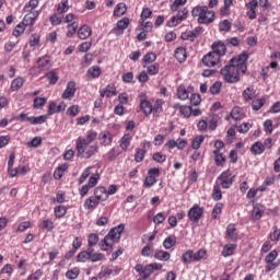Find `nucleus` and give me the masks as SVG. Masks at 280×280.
I'll return each instance as SVG.
<instances>
[{"label": "nucleus", "mask_w": 280, "mask_h": 280, "mask_svg": "<svg viewBox=\"0 0 280 280\" xmlns=\"http://www.w3.org/2000/svg\"><path fill=\"white\" fill-rule=\"evenodd\" d=\"M91 34H93V30L86 24H83L78 30V37L80 38V40H86V38H89Z\"/></svg>", "instance_id": "23"}, {"label": "nucleus", "mask_w": 280, "mask_h": 280, "mask_svg": "<svg viewBox=\"0 0 280 280\" xmlns=\"http://www.w3.org/2000/svg\"><path fill=\"white\" fill-rule=\"evenodd\" d=\"M245 7L248 9L246 12L248 20L255 21V19H257V8H259V2L257 0H250Z\"/></svg>", "instance_id": "14"}, {"label": "nucleus", "mask_w": 280, "mask_h": 280, "mask_svg": "<svg viewBox=\"0 0 280 280\" xmlns=\"http://www.w3.org/2000/svg\"><path fill=\"white\" fill-rule=\"evenodd\" d=\"M250 152L254 154V156H259L262 152H266L264 149V142L256 141L254 144H252Z\"/></svg>", "instance_id": "33"}, {"label": "nucleus", "mask_w": 280, "mask_h": 280, "mask_svg": "<svg viewBox=\"0 0 280 280\" xmlns=\"http://www.w3.org/2000/svg\"><path fill=\"white\" fill-rule=\"evenodd\" d=\"M106 259V256L102 253H97L93 250V248H89L88 250H82L77 255V261L80 264H86V261H92V264H95L97 261H104Z\"/></svg>", "instance_id": "6"}, {"label": "nucleus", "mask_w": 280, "mask_h": 280, "mask_svg": "<svg viewBox=\"0 0 280 280\" xmlns=\"http://www.w3.org/2000/svg\"><path fill=\"white\" fill-rule=\"evenodd\" d=\"M212 54H215L220 58L226 56V45L222 40H217L211 45Z\"/></svg>", "instance_id": "18"}, {"label": "nucleus", "mask_w": 280, "mask_h": 280, "mask_svg": "<svg viewBox=\"0 0 280 280\" xmlns=\"http://www.w3.org/2000/svg\"><path fill=\"white\" fill-rule=\"evenodd\" d=\"M28 45H30V47H33V49H36V47H38V45H40V35L33 34L30 37Z\"/></svg>", "instance_id": "58"}, {"label": "nucleus", "mask_w": 280, "mask_h": 280, "mask_svg": "<svg viewBox=\"0 0 280 280\" xmlns=\"http://www.w3.org/2000/svg\"><path fill=\"white\" fill-rule=\"evenodd\" d=\"M100 242V235L96 233H91L88 236V248H93V246H97V243Z\"/></svg>", "instance_id": "47"}, {"label": "nucleus", "mask_w": 280, "mask_h": 280, "mask_svg": "<svg viewBox=\"0 0 280 280\" xmlns=\"http://www.w3.org/2000/svg\"><path fill=\"white\" fill-rule=\"evenodd\" d=\"M50 24L56 26V25H61L63 18L62 13H54L52 15L49 16Z\"/></svg>", "instance_id": "51"}, {"label": "nucleus", "mask_w": 280, "mask_h": 280, "mask_svg": "<svg viewBox=\"0 0 280 280\" xmlns=\"http://www.w3.org/2000/svg\"><path fill=\"white\" fill-rule=\"evenodd\" d=\"M95 139H97V131L94 130H89L86 138L80 136L75 141L77 156H81L82 159H91V156H95V154L100 152V147L97 144L91 145Z\"/></svg>", "instance_id": "2"}, {"label": "nucleus", "mask_w": 280, "mask_h": 280, "mask_svg": "<svg viewBox=\"0 0 280 280\" xmlns=\"http://www.w3.org/2000/svg\"><path fill=\"white\" fill-rule=\"evenodd\" d=\"M101 141V145H110L113 143V135H110L108 131H102L98 137Z\"/></svg>", "instance_id": "32"}, {"label": "nucleus", "mask_w": 280, "mask_h": 280, "mask_svg": "<svg viewBox=\"0 0 280 280\" xmlns=\"http://www.w3.org/2000/svg\"><path fill=\"white\" fill-rule=\"evenodd\" d=\"M212 200L218 202L222 198V189L220 188V184L215 183L213 185L212 194H211Z\"/></svg>", "instance_id": "43"}, {"label": "nucleus", "mask_w": 280, "mask_h": 280, "mask_svg": "<svg viewBox=\"0 0 280 280\" xmlns=\"http://www.w3.org/2000/svg\"><path fill=\"white\" fill-rule=\"evenodd\" d=\"M222 209H224V203L217 202L212 209V220H218L220 213H222Z\"/></svg>", "instance_id": "53"}, {"label": "nucleus", "mask_w": 280, "mask_h": 280, "mask_svg": "<svg viewBox=\"0 0 280 280\" xmlns=\"http://www.w3.org/2000/svg\"><path fill=\"white\" fill-rule=\"evenodd\" d=\"M38 8V0H30L25 5H24V12H34Z\"/></svg>", "instance_id": "61"}, {"label": "nucleus", "mask_w": 280, "mask_h": 280, "mask_svg": "<svg viewBox=\"0 0 280 280\" xmlns=\"http://www.w3.org/2000/svg\"><path fill=\"white\" fill-rule=\"evenodd\" d=\"M171 257H172V254L163 249H159L154 254V259H158V261H170Z\"/></svg>", "instance_id": "34"}, {"label": "nucleus", "mask_w": 280, "mask_h": 280, "mask_svg": "<svg viewBox=\"0 0 280 280\" xmlns=\"http://www.w3.org/2000/svg\"><path fill=\"white\" fill-rule=\"evenodd\" d=\"M127 10L128 9L126 8V3L120 2L114 9V16H124Z\"/></svg>", "instance_id": "52"}, {"label": "nucleus", "mask_w": 280, "mask_h": 280, "mask_svg": "<svg viewBox=\"0 0 280 280\" xmlns=\"http://www.w3.org/2000/svg\"><path fill=\"white\" fill-rule=\"evenodd\" d=\"M75 91H78V89L75 88V81H69L67 83L66 90L61 94L62 100L71 101L75 97Z\"/></svg>", "instance_id": "15"}, {"label": "nucleus", "mask_w": 280, "mask_h": 280, "mask_svg": "<svg viewBox=\"0 0 280 280\" xmlns=\"http://www.w3.org/2000/svg\"><path fill=\"white\" fill-rule=\"evenodd\" d=\"M129 25H130V19L122 18L117 22L116 26L112 30V34H115V36H124V32L128 30Z\"/></svg>", "instance_id": "12"}, {"label": "nucleus", "mask_w": 280, "mask_h": 280, "mask_svg": "<svg viewBox=\"0 0 280 280\" xmlns=\"http://www.w3.org/2000/svg\"><path fill=\"white\" fill-rule=\"evenodd\" d=\"M37 67H33L30 70L31 75L38 77L43 71H49L51 67H54V62L51 61V57L43 56L37 59Z\"/></svg>", "instance_id": "8"}, {"label": "nucleus", "mask_w": 280, "mask_h": 280, "mask_svg": "<svg viewBox=\"0 0 280 280\" xmlns=\"http://www.w3.org/2000/svg\"><path fill=\"white\" fill-rule=\"evenodd\" d=\"M152 62H156V54L154 52H148L142 58V67H148V65H152Z\"/></svg>", "instance_id": "41"}, {"label": "nucleus", "mask_w": 280, "mask_h": 280, "mask_svg": "<svg viewBox=\"0 0 280 280\" xmlns=\"http://www.w3.org/2000/svg\"><path fill=\"white\" fill-rule=\"evenodd\" d=\"M205 215V208L194 205L189 210H188V219L190 222H200L202 217Z\"/></svg>", "instance_id": "11"}, {"label": "nucleus", "mask_w": 280, "mask_h": 280, "mask_svg": "<svg viewBox=\"0 0 280 280\" xmlns=\"http://www.w3.org/2000/svg\"><path fill=\"white\" fill-rule=\"evenodd\" d=\"M131 141H132V136L130 133H125L121 137V139L119 141V145L124 152H128Z\"/></svg>", "instance_id": "30"}, {"label": "nucleus", "mask_w": 280, "mask_h": 280, "mask_svg": "<svg viewBox=\"0 0 280 280\" xmlns=\"http://www.w3.org/2000/svg\"><path fill=\"white\" fill-rule=\"evenodd\" d=\"M136 272L139 273V277L143 280L150 279L154 273V270H163V265L161 262H151L149 265L137 264L135 266Z\"/></svg>", "instance_id": "7"}, {"label": "nucleus", "mask_w": 280, "mask_h": 280, "mask_svg": "<svg viewBox=\"0 0 280 280\" xmlns=\"http://www.w3.org/2000/svg\"><path fill=\"white\" fill-rule=\"evenodd\" d=\"M235 248H237L236 244H226L223 246V250L221 253L222 257H231V255H234Z\"/></svg>", "instance_id": "36"}, {"label": "nucleus", "mask_w": 280, "mask_h": 280, "mask_svg": "<svg viewBox=\"0 0 280 280\" xmlns=\"http://www.w3.org/2000/svg\"><path fill=\"white\" fill-rule=\"evenodd\" d=\"M27 121L32 125V126H38L40 124H45V121H47V116L46 115H42V116H30L27 118Z\"/></svg>", "instance_id": "35"}, {"label": "nucleus", "mask_w": 280, "mask_h": 280, "mask_svg": "<svg viewBox=\"0 0 280 280\" xmlns=\"http://www.w3.org/2000/svg\"><path fill=\"white\" fill-rule=\"evenodd\" d=\"M173 246H176V235L172 234L163 241V247L170 250Z\"/></svg>", "instance_id": "44"}, {"label": "nucleus", "mask_w": 280, "mask_h": 280, "mask_svg": "<svg viewBox=\"0 0 280 280\" xmlns=\"http://www.w3.org/2000/svg\"><path fill=\"white\" fill-rule=\"evenodd\" d=\"M54 213H55V218H57V220H60V219L65 218V215H67V207L57 206L54 209Z\"/></svg>", "instance_id": "46"}, {"label": "nucleus", "mask_w": 280, "mask_h": 280, "mask_svg": "<svg viewBox=\"0 0 280 280\" xmlns=\"http://www.w3.org/2000/svg\"><path fill=\"white\" fill-rule=\"evenodd\" d=\"M269 240L270 242H279L280 240V229L277 226L272 228V231L269 233Z\"/></svg>", "instance_id": "59"}, {"label": "nucleus", "mask_w": 280, "mask_h": 280, "mask_svg": "<svg viewBox=\"0 0 280 280\" xmlns=\"http://www.w3.org/2000/svg\"><path fill=\"white\" fill-rule=\"evenodd\" d=\"M212 154L217 167H224V165H226V156H224V153L219 151H212Z\"/></svg>", "instance_id": "29"}, {"label": "nucleus", "mask_w": 280, "mask_h": 280, "mask_svg": "<svg viewBox=\"0 0 280 280\" xmlns=\"http://www.w3.org/2000/svg\"><path fill=\"white\" fill-rule=\"evenodd\" d=\"M121 154L119 148H113L106 153L107 161H115Z\"/></svg>", "instance_id": "50"}, {"label": "nucleus", "mask_w": 280, "mask_h": 280, "mask_svg": "<svg viewBox=\"0 0 280 280\" xmlns=\"http://www.w3.org/2000/svg\"><path fill=\"white\" fill-rule=\"evenodd\" d=\"M40 12L38 11H28L27 14L24 15L23 18V25H25L26 27L30 25H34V23H36V20L38 19Z\"/></svg>", "instance_id": "22"}, {"label": "nucleus", "mask_w": 280, "mask_h": 280, "mask_svg": "<svg viewBox=\"0 0 280 280\" xmlns=\"http://www.w3.org/2000/svg\"><path fill=\"white\" fill-rule=\"evenodd\" d=\"M67 170H69V166L67 164H61L59 165L55 172H54V178L56 180H60V178H62V176L65 175V172H67Z\"/></svg>", "instance_id": "40"}, {"label": "nucleus", "mask_w": 280, "mask_h": 280, "mask_svg": "<svg viewBox=\"0 0 280 280\" xmlns=\"http://www.w3.org/2000/svg\"><path fill=\"white\" fill-rule=\"evenodd\" d=\"M202 143H205V136H196L191 142L192 150H200V145H202Z\"/></svg>", "instance_id": "48"}, {"label": "nucleus", "mask_w": 280, "mask_h": 280, "mask_svg": "<svg viewBox=\"0 0 280 280\" xmlns=\"http://www.w3.org/2000/svg\"><path fill=\"white\" fill-rule=\"evenodd\" d=\"M67 115L69 117H78L80 115V106L79 105H72L67 109Z\"/></svg>", "instance_id": "63"}, {"label": "nucleus", "mask_w": 280, "mask_h": 280, "mask_svg": "<svg viewBox=\"0 0 280 280\" xmlns=\"http://www.w3.org/2000/svg\"><path fill=\"white\" fill-rule=\"evenodd\" d=\"M67 33L66 36L67 38H73L75 36V33L78 32V22H72L66 26Z\"/></svg>", "instance_id": "39"}, {"label": "nucleus", "mask_w": 280, "mask_h": 280, "mask_svg": "<svg viewBox=\"0 0 280 280\" xmlns=\"http://www.w3.org/2000/svg\"><path fill=\"white\" fill-rule=\"evenodd\" d=\"M126 225L124 223H120L118 226L113 228L107 235L112 237L114 242H119V240H121V234L124 233Z\"/></svg>", "instance_id": "20"}, {"label": "nucleus", "mask_w": 280, "mask_h": 280, "mask_svg": "<svg viewBox=\"0 0 280 280\" xmlns=\"http://www.w3.org/2000/svg\"><path fill=\"white\" fill-rule=\"evenodd\" d=\"M230 117L234 119L235 121H242L246 117V114L244 113V109L240 106H235L232 108Z\"/></svg>", "instance_id": "26"}, {"label": "nucleus", "mask_w": 280, "mask_h": 280, "mask_svg": "<svg viewBox=\"0 0 280 280\" xmlns=\"http://www.w3.org/2000/svg\"><path fill=\"white\" fill-rule=\"evenodd\" d=\"M43 269H36L33 273H31L26 280H40L43 279Z\"/></svg>", "instance_id": "64"}, {"label": "nucleus", "mask_w": 280, "mask_h": 280, "mask_svg": "<svg viewBox=\"0 0 280 280\" xmlns=\"http://www.w3.org/2000/svg\"><path fill=\"white\" fill-rule=\"evenodd\" d=\"M174 56L176 58V60L180 63L185 62V60H187V48L179 46L175 49Z\"/></svg>", "instance_id": "27"}, {"label": "nucleus", "mask_w": 280, "mask_h": 280, "mask_svg": "<svg viewBox=\"0 0 280 280\" xmlns=\"http://www.w3.org/2000/svg\"><path fill=\"white\" fill-rule=\"evenodd\" d=\"M98 93L102 98L115 97L117 95V86H115V83H109L106 85V88L101 89Z\"/></svg>", "instance_id": "17"}, {"label": "nucleus", "mask_w": 280, "mask_h": 280, "mask_svg": "<svg viewBox=\"0 0 280 280\" xmlns=\"http://www.w3.org/2000/svg\"><path fill=\"white\" fill-rule=\"evenodd\" d=\"M159 176H161V170L159 167L149 168L143 180V187H145V189L154 187L155 183H159Z\"/></svg>", "instance_id": "10"}, {"label": "nucleus", "mask_w": 280, "mask_h": 280, "mask_svg": "<svg viewBox=\"0 0 280 280\" xmlns=\"http://www.w3.org/2000/svg\"><path fill=\"white\" fill-rule=\"evenodd\" d=\"M237 237H240L237 228L235 224L230 223L225 230V240H228V242H237Z\"/></svg>", "instance_id": "19"}, {"label": "nucleus", "mask_w": 280, "mask_h": 280, "mask_svg": "<svg viewBox=\"0 0 280 280\" xmlns=\"http://www.w3.org/2000/svg\"><path fill=\"white\" fill-rule=\"evenodd\" d=\"M187 3V0H174L170 4L171 12H177L176 15H173L166 23L167 27H177L183 21L189 19V9L183 8ZM182 8V9H180Z\"/></svg>", "instance_id": "3"}, {"label": "nucleus", "mask_w": 280, "mask_h": 280, "mask_svg": "<svg viewBox=\"0 0 280 280\" xmlns=\"http://www.w3.org/2000/svg\"><path fill=\"white\" fill-rule=\"evenodd\" d=\"M69 0H61L57 5L56 10L58 14H67L69 12Z\"/></svg>", "instance_id": "38"}, {"label": "nucleus", "mask_w": 280, "mask_h": 280, "mask_svg": "<svg viewBox=\"0 0 280 280\" xmlns=\"http://www.w3.org/2000/svg\"><path fill=\"white\" fill-rule=\"evenodd\" d=\"M117 241H114L108 234L105 235L104 240L101 241L100 243V248L101 250H108L109 248H113V245Z\"/></svg>", "instance_id": "31"}, {"label": "nucleus", "mask_w": 280, "mask_h": 280, "mask_svg": "<svg viewBox=\"0 0 280 280\" xmlns=\"http://www.w3.org/2000/svg\"><path fill=\"white\" fill-rule=\"evenodd\" d=\"M24 83H25V80H23V78L21 77L14 79L11 82V91H19V89H21Z\"/></svg>", "instance_id": "56"}, {"label": "nucleus", "mask_w": 280, "mask_h": 280, "mask_svg": "<svg viewBox=\"0 0 280 280\" xmlns=\"http://www.w3.org/2000/svg\"><path fill=\"white\" fill-rule=\"evenodd\" d=\"M140 110L145 117H150V115L154 113L152 103H150V101H148L145 96H142V98L140 100Z\"/></svg>", "instance_id": "21"}, {"label": "nucleus", "mask_w": 280, "mask_h": 280, "mask_svg": "<svg viewBox=\"0 0 280 280\" xmlns=\"http://www.w3.org/2000/svg\"><path fill=\"white\" fill-rule=\"evenodd\" d=\"M88 75L95 80L102 75V69L98 66H92L88 69Z\"/></svg>", "instance_id": "42"}, {"label": "nucleus", "mask_w": 280, "mask_h": 280, "mask_svg": "<svg viewBox=\"0 0 280 280\" xmlns=\"http://www.w3.org/2000/svg\"><path fill=\"white\" fill-rule=\"evenodd\" d=\"M160 69L161 65H159V62H155L147 67V73H149V75H158Z\"/></svg>", "instance_id": "57"}, {"label": "nucleus", "mask_w": 280, "mask_h": 280, "mask_svg": "<svg viewBox=\"0 0 280 280\" xmlns=\"http://www.w3.org/2000/svg\"><path fill=\"white\" fill-rule=\"evenodd\" d=\"M266 104V98H257L252 102L253 110H261Z\"/></svg>", "instance_id": "55"}, {"label": "nucleus", "mask_w": 280, "mask_h": 280, "mask_svg": "<svg viewBox=\"0 0 280 280\" xmlns=\"http://www.w3.org/2000/svg\"><path fill=\"white\" fill-rule=\"evenodd\" d=\"M256 98H257V90H255V88L249 86L243 91L244 102H253Z\"/></svg>", "instance_id": "24"}, {"label": "nucleus", "mask_w": 280, "mask_h": 280, "mask_svg": "<svg viewBox=\"0 0 280 280\" xmlns=\"http://www.w3.org/2000/svg\"><path fill=\"white\" fill-rule=\"evenodd\" d=\"M45 78H47L49 84H51V85L57 84L58 80H60V78L58 77V73H56V70L48 71L45 74Z\"/></svg>", "instance_id": "49"}, {"label": "nucleus", "mask_w": 280, "mask_h": 280, "mask_svg": "<svg viewBox=\"0 0 280 280\" xmlns=\"http://www.w3.org/2000/svg\"><path fill=\"white\" fill-rule=\"evenodd\" d=\"M104 191H106L104 186H98L94 189V196L86 198L83 203L85 211H95L100 207V202H106V198L102 195Z\"/></svg>", "instance_id": "5"}, {"label": "nucleus", "mask_w": 280, "mask_h": 280, "mask_svg": "<svg viewBox=\"0 0 280 280\" xmlns=\"http://www.w3.org/2000/svg\"><path fill=\"white\" fill-rule=\"evenodd\" d=\"M231 27H232V24H231V21L229 20H223L219 23V30L221 32H231Z\"/></svg>", "instance_id": "62"}, {"label": "nucleus", "mask_w": 280, "mask_h": 280, "mask_svg": "<svg viewBox=\"0 0 280 280\" xmlns=\"http://www.w3.org/2000/svg\"><path fill=\"white\" fill-rule=\"evenodd\" d=\"M220 59L221 58L215 52L210 51L205 55L201 60L205 67H215L220 65Z\"/></svg>", "instance_id": "13"}, {"label": "nucleus", "mask_w": 280, "mask_h": 280, "mask_svg": "<svg viewBox=\"0 0 280 280\" xmlns=\"http://www.w3.org/2000/svg\"><path fill=\"white\" fill-rule=\"evenodd\" d=\"M192 19H196L199 25H211L213 21H215V12L213 10H209L207 5H196L190 11Z\"/></svg>", "instance_id": "4"}, {"label": "nucleus", "mask_w": 280, "mask_h": 280, "mask_svg": "<svg viewBox=\"0 0 280 280\" xmlns=\"http://www.w3.org/2000/svg\"><path fill=\"white\" fill-rule=\"evenodd\" d=\"M38 226L39 229H42V231H48V232H51L55 229L54 221L51 219L42 220Z\"/></svg>", "instance_id": "37"}, {"label": "nucleus", "mask_w": 280, "mask_h": 280, "mask_svg": "<svg viewBox=\"0 0 280 280\" xmlns=\"http://www.w3.org/2000/svg\"><path fill=\"white\" fill-rule=\"evenodd\" d=\"M183 264H194V250L188 249L182 255Z\"/></svg>", "instance_id": "45"}, {"label": "nucleus", "mask_w": 280, "mask_h": 280, "mask_svg": "<svg viewBox=\"0 0 280 280\" xmlns=\"http://www.w3.org/2000/svg\"><path fill=\"white\" fill-rule=\"evenodd\" d=\"M215 183L222 187V189H231V186L235 183V176H233V173L228 168L220 174Z\"/></svg>", "instance_id": "9"}, {"label": "nucleus", "mask_w": 280, "mask_h": 280, "mask_svg": "<svg viewBox=\"0 0 280 280\" xmlns=\"http://www.w3.org/2000/svg\"><path fill=\"white\" fill-rule=\"evenodd\" d=\"M176 95L177 100L185 102L186 100H189V89H187L184 84H180L176 89Z\"/></svg>", "instance_id": "25"}, {"label": "nucleus", "mask_w": 280, "mask_h": 280, "mask_svg": "<svg viewBox=\"0 0 280 280\" xmlns=\"http://www.w3.org/2000/svg\"><path fill=\"white\" fill-rule=\"evenodd\" d=\"M264 213H266V207L261 203H256L250 213V220L257 222V220H261L264 218Z\"/></svg>", "instance_id": "16"}, {"label": "nucleus", "mask_w": 280, "mask_h": 280, "mask_svg": "<svg viewBox=\"0 0 280 280\" xmlns=\"http://www.w3.org/2000/svg\"><path fill=\"white\" fill-rule=\"evenodd\" d=\"M66 277L70 280H74L80 277V268L74 267L66 272Z\"/></svg>", "instance_id": "60"}, {"label": "nucleus", "mask_w": 280, "mask_h": 280, "mask_svg": "<svg viewBox=\"0 0 280 280\" xmlns=\"http://www.w3.org/2000/svg\"><path fill=\"white\" fill-rule=\"evenodd\" d=\"M222 91V81H215L209 89L211 95H220Z\"/></svg>", "instance_id": "54"}, {"label": "nucleus", "mask_w": 280, "mask_h": 280, "mask_svg": "<svg viewBox=\"0 0 280 280\" xmlns=\"http://www.w3.org/2000/svg\"><path fill=\"white\" fill-rule=\"evenodd\" d=\"M248 71V52H243L232 58L228 65L220 70V75L226 84H237L242 75Z\"/></svg>", "instance_id": "1"}, {"label": "nucleus", "mask_w": 280, "mask_h": 280, "mask_svg": "<svg viewBox=\"0 0 280 280\" xmlns=\"http://www.w3.org/2000/svg\"><path fill=\"white\" fill-rule=\"evenodd\" d=\"M200 34L199 28H195L194 31H186L182 33V39L183 40H190V43H194L196 38H198V35Z\"/></svg>", "instance_id": "28"}]
</instances>
